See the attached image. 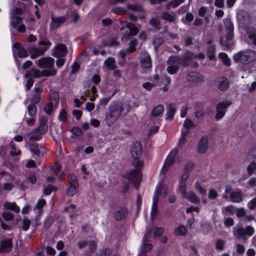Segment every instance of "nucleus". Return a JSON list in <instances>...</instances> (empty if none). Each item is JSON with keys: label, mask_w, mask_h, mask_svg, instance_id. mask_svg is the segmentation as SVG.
<instances>
[{"label": "nucleus", "mask_w": 256, "mask_h": 256, "mask_svg": "<svg viewBox=\"0 0 256 256\" xmlns=\"http://www.w3.org/2000/svg\"><path fill=\"white\" fill-rule=\"evenodd\" d=\"M167 63L170 66H178V65L181 64L180 58L178 56H172L168 58Z\"/></svg>", "instance_id": "obj_33"}, {"label": "nucleus", "mask_w": 256, "mask_h": 256, "mask_svg": "<svg viewBox=\"0 0 256 256\" xmlns=\"http://www.w3.org/2000/svg\"><path fill=\"white\" fill-rule=\"evenodd\" d=\"M70 132L75 136H80L82 134V130L78 127H74L70 130Z\"/></svg>", "instance_id": "obj_64"}, {"label": "nucleus", "mask_w": 256, "mask_h": 256, "mask_svg": "<svg viewBox=\"0 0 256 256\" xmlns=\"http://www.w3.org/2000/svg\"><path fill=\"white\" fill-rule=\"evenodd\" d=\"M167 112L166 114V120H172L174 119V115L176 111V108L171 104L167 105Z\"/></svg>", "instance_id": "obj_30"}, {"label": "nucleus", "mask_w": 256, "mask_h": 256, "mask_svg": "<svg viewBox=\"0 0 256 256\" xmlns=\"http://www.w3.org/2000/svg\"><path fill=\"white\" fill-rule=\"evenodd\" d=\"M142 166L135 167L136 170H132L126 174V178L132 184H134L136 188H138L137 186L142 180L140 176V170Z\"/></svg>", "instance_id": "obj_5"}, {"label": "nucleus", "mask_w": 256, "mask_h": 256, "mask_svg": "<svg viewBox=\"0 0 256 256\" xmlns=\"http://www.w3.org/2000/svg\"><path fill=\"white\" fill-rule=\"evenodd\" d=\"M12 238H6L2 240L0 244V253L10 252L12 250Z\"/></svg>", "instance_id": "obj_14"}, {"label": "nucleus", "mask_w": 256, "mask_h": 256, "mask_svg": "<svg viewBox=\"0 0 256 256\" xmlns=\"http://www.w3.org/2000/svg\"><path fill=\"white\" fill-rule=\"evenodd\" d=\"M196 126V125L192 122L190 119H186L185 120L184 123V127L187 130L191 128H194Z\"/></svg>", "instance_id": "obj_51"}, {"label": "nucleus", "mask_w": 256, "mask_h": 256, "mask_svg": "<svg viewBox=\"0 0 256 256\" xmlns=\"http://www.w3.org/2000/svg\"><path fill=\"white\" fill-rule=\"evenodd\" d=\"M127 8L134 12H142L144 10L143 7L140 5L129 4L127 6Z\"/></svg>", "instance_id": "obj_43"}, {"label": "nucleus", "mask_w": 256, "mask_h": 256, "mask_svg": "<svg viewBox=\"0 0 256 256\" xmlns=\"http://www.w3.org/2000/svg\"><path fill=\"white\" fill-rule=\"evenodd\" d=\"M236 207L233 206H228L225 208L224 210L222 212L224 214L229 213L233 214L236 212Z\"/></svg>", "instance_id": "obj_55"}, {"label": "nucleus", "mask_w": 256, "mask_h": 256, "mask_svg": "<svg viewBox=\"0 0 256 256\" xmlns=\"http://www.w3.org/2000/svg\"><path fill=\"white\" fill-rule=\"evenodd\" d=\"M246 32L248 35V42L256 46V29L254 28H246Z\"/></svg>", "instance_id": "obj_19"}, {"label": "nucleus", "mask_w": 256, "mask_h": 256, "mask_svg": "<svg viewBox=\"0 0 256 256\" xmlns=\"http://www.w3.org/2000/svg\"><path fill=\"white\" fill-rule=\"evenodd\" d=\"M110 253V250L108 248L102 249L97 254L98 256H108Z\"/></svg>", "instance_id": "obj_59"}, {"label": "nucleus", "mask_w": 256, "mask_h": 256, "mask_svg": "<svg viewBox=\"0 0 256 256\" xmlns=\"http://www.w3.org/2000/svg\"><path fill=\"white\" fill-rule=\"evenodd\" d=\"M22 10L19 8H15L10 11V20L22 18L21 16Z\"/></svg>", "instance_id": "obj_31"}, {"label": "nucleus", "mask_w": 256, "mask_h": 256, "mask_svg": "<svg viewBox=\"0 0 256 256\" xmlns=\"http://www.w3.org/2000/svg\"><path fill=\"white\" fill-rule=\"evenodd\" d=\"M104 64L110 70H114L116 67L115 60L112 57H110L107 58L104 62Z\"/></svg>", "instance_id": "obj_34"}, {"label": "nucleus", "mask_w": 256, "mask_h": 256, "mask_svg": "<svg viewBox=\"0 0 256 256\" xmlns=\"http://www.w3.org/2000/svg\"><path fill=\"white\" fill-rule=\"evenodd\" d=\"M3 218L6 221H10L14 219V214L10 212H4L2 214Z\"/></svg>", "instance_id": "obj_48"}, {"label": "nucleus", "mask_w": 256, "mask_h": 256, "mask_svg": "<svg viewBox=\"0 0 256 256\" xmlns=\"http://www.w3.org/2000/svg\"><path fill=\"white\" fill-rule=\"evenodd\" d=\"M215 52V48L213 46H208L206 50V54L208 57L211 60H212L214 58V53Z\"/></svg>", "instance_id": "obj_42"}, {"label": "nucleus", "mask_w": 256, "mask_h": 256, "mask_svg": "<svg viewBox=\"0 0 256 256\" xmlns=\"http://www.w3.org/2000/svg\"><path fill=\"white\" fill-rule=\"evenodd\" d=\"M194 188L200 194L205 196L206 194V190L202 188L198 182H196Z\"/></svg>", "instance_id": "obj_45"}, {"label": "nucleus", "mask_w": 256, "mask_h": 256, "mask_svg": "<svg viewBox=\"0 0 256 256\" xmlns=\"http://www.w3.org/2000/svg\"><path fill=\"white\" fill-rule=\"evenodd\" d=\"M193 54L190 51L186 50L180 58L181 64L184 66H191L194 67H198V64L196 62H192L190 60L192 58Z\"/></svg>", "instance_id": "obj_13"}, {"label": "nucleus", "mask_w": 256, "mask_h": 256, "mask_svg": "<svg viewBox=\"0 0 256 256\" xmlns=\"http://www.w3.org/2000/svg\"><path fill=\"white\" fill-rule=\"evenodd\" d=\"M59 102V98L58 94L56 93L54 94L53 98H50V100L46 104L44 108V112L48 115L52 114L54 108H56L58 106Z\"/></svg>", "instance_id": "obj_9"}, {"label": "nucleus", "mask_w": 256, "mask_h": 256, "mask_svg": "<svg viewBox=\"0 0 256 256\" xmlns=\"http://www.w3.org/2000/svg\"><path fill=\"white\" fill-rule=\"evenodd\" d=\"M130 153L133 160L132 164L135 167L143 166L144 162L140 158L142 154V146L140 142H134L130 148Z\"/></svg>", "instance_id": "obj_3"}, {"label": "nucleus", "mask_w": 256, "mask_h": 256, "mask_svg": "<svg viewBox=\"0 0 256 256\" xmlns=\"http://www.w3.org/2000/svg\"><path fill=\"white\" fill-rule=\"evenodd\" d=\"M128 214V211L127 209L124 207H122L116 211L114 217L116 220L119 221L126 218Z\"/></svg>", "instance_id": "obj_24"}, {"label": "nucleus", "mask_w": 256, "mask_h": 256, "mask_svg": "<svg viewBox=\"0 0 256 256\" xmlns=\"http://www.w3.org/2000/svg\"><path fill=\"white\" fill-rule=\"evenodd\" d=\"M42 92V88L40 87H35L34 88V94L33 96L30 100V102L35 104H38L40 101Z\"/></svg>", "instance_id": "obj_25"}, {"label": "nucleus", "mask_w": 256, "mask_h": 256, "mask_svg": "<svg viewBox=\"0 0 256 256\" xmlns=\"http://www.w3.org/2000/svg\"><path fill=\"white\" fill-rule=\"evenodd\" d=\"M224 26L227 30L226 36L227 42H225L222 38L220 40V42L222 46L228 48L232 46V44H230L228 42L231 40L234 36V24L232 22L230 19L228 18L224 19Z\"/></svg>", "instance_id": "obj_4"}, {"label": "nucleus", "mask_w": 256, "mask_h": 256, "mask_svg": "<svg viewBox=\"0 0 256 256\" xmlns=\"http://www.w3.org/2000/svg\"><path fill=\"white\" fill-rule=\"evenodd\" d=\"M186 78L190 82H198L203 80V76L198 72H192L187 75Z\"/></svg>", "instance_id": "obj_26"}, {"label": "nucleus", "mask_w": 256, "mask_h": 256, "mask_svg": "<svg viewBox=\"0 0 256 256\" xmlns=\"http://www.w3.org/2000/svg\"><path fill=\"white\" fill-rule=\"evenodd\" d=\"M140 64L142 69L150 70L152 66L150 54L146 50H142L140 54Z\"/></svg>", "instance_id": "obj_8"}, {"label": "nucleus", "mask_w": 256, "mask_h": 256, "mask_svg": "<svg viewBox=\"0 0 256 256\" xmlns=\"http://www.w3.org/2000/svg\"><path fill=\"white\" fill-rule=\"evenodd\" d=\"M14 188V185L11 182H6L3 184L2 189L4 190H11Z\"/></svg>", "instance_id": "obj_63"}, {"label": "nucleus", "mask_w": 256, "mask_h": 256, "mask_svg": "<svg viewBox=\"0 0 256 256\" xmlns=\"http://www.w3.org/2000/svg\"><path fill=\"white\" fill-rule=\"evenodd\" d=\"M112 12L120 15H124L126 12V10L124 8L120 7H114L112 9Z\"/></svg>", "instance_id": "obj_47"}, {"label": "nucleus", "mask_w": 256, "mask_h": 256, "mask_svg": "<svg viewBox=\"0 0 256 256\" xmlns=\"http://www.w3.org/2000/svg\"><path fill=\"white\" fill-rule=\"evenodd\" d=\"M68 50L65 44H59L54 46L52 55L56 58L62 57L66 56Z\"/></svg>", "instance_id": "obj_16"}, {"label": "nucleus", "mask_w": 256, "mask_h": 256, "mask_svg": "<svg viewBox=\"0 0 256 256\" xmlns=\"http://www.w3.org/2000/svg\"><path fill=\"white\" fill-rule=\"evenodd\" d=\"M167 72L171 74H174L176 73L178 70H179V68L178 66H168V68H167Z\"/></svg>", "instance_id": "obj_57"}, {"label": "nucleus", "mask_w": 256, "mask_h": 256, "mask_svg": "<svg viewBox=\"0 0 256 256\" xmlns=\"http://www.w3.org/2000/svg\"><path fill=\"white\" fill-rule=\"evenodd\" d=\"M22 21V18H17L10 20V25L14 29H16L18 24H20Z\"/></svg>", "instance_id": "obj_58"}, {"label": "nucleus", "mask_w": 256, "mask_h": 256, "mask_svg": "<svg viewBox=\"0 0 256 256\" xmlns=\"http://www.w3.org/2000/svg\"><path fill=\"white\" fill-rule=\"evenodd\" d=\"M230 201L234 203H239L242 201V192L241 190H238L235 192H232L230 194Z\"/></svg>", "instance_id": "obj_22"}, {"label": "nucleus", "mask_w": 256, "mask_h": 256, "mask_svg": "<svg viewBox=\"0 0 256 256\" xmlns=\"http://www.w3.org/2000/svg\"><path fill=\"white\" fill-rule=\"evenodd\" d=\"M164 110V106L162 104H158L153 108L150 116L152 117H158L161 114Z\"/></svg>", "instance_id": "obj_32"}, {"label": "nucleus", "mask_w": 256, "mask_h": 256, "mask_svg": "<svg viewBox=\"0 0 256 256\" xmlns=\"http://www.w3.org/2000/svg\"><path fill=\"white\" fill-rule=\"evenodd\" d=\"M4 208L7 210H12L16 212H18L20 208L14 202H6L4 204Z\"/></svg>", "instance_id": "obj_35"}, {"label": "nucleus", "mask_w": 256, "mask_h": 256, "mask_svg": "<svg viewBox=\"0 0 256 256\" xmlns=\"http://www.w3.org/2000/svg\"><path fill=\"white\" fill-rule=\"evenodd\" d=\"M124 110V108L121 104H113L110 108V113L108 114V117L113 118L114 120H116L121 115V113Z\"/></svg>", "instance_id": "obj_11"}, {"label": "nucleus", "mask_w": 256, "mask_h": 256, "mask_svg": "<svg viewBox=\"0 0 256 256\" xmlns=\"http://www.w3.org/2000/svg\"><path fill=\"white\" fill-rule=\"evenodd\" d=\"M162 192V188L160 186L158 185L156 187L154 194L153 197V203L151 211V218H156L158 212V196Z\"/></svg>", "instance_id": "obj_10"}, {"label": "nucleus", "mask_w": 256, "mask_h": 256, "mask_svg": "<svg viewBox=\"0 0 256 256\" xmlns=\"http://www.w3.org/2000/svg\"><path fill=\"white\" fill-rule=\"evenodd\" d=\"M53 222V218L52 216H48L44 220V226L46 228H48Z\"/></svg>", "instance_id": "obj_52"}, {"label": "nucleus", "mask_w": 256, "mask_h": 256, "mask_svg": "<svg viewBox=\"0 0 256 256\" xmlns=\"http://www.w3.org/2000/svg\"><path fill=\"white\" fill-rule=\"evenodd\" d=\"M208 148V138L206 136H202L199 141L198 146V152L200 154L204 153Z\"/></svg>", "instance_id": "obj_23"}, {"label": "nucleus", "mask_w": 256, "mask_h": 256, "mask_svg": "<svg viewBox=\"0 0 256 256\" xmlns=\"http://www.w3.org/2000/svg\"><path fill=\"white\" fill-rule=\"evenodd\" d=\"M68 180L70 186L78 185L77 176L73 174H70L68 175Z\"/></svg>", "instance_id": "obj_39"}, {"label": "nucleus", "mask_w": 256, "mask_h": 256, "mask_svg": "<svg viewBox=\"0 0 256 256\" xmlns=\"http://www.w3.org/2000/svg\"><path fill=\"white\" fill-rule=\"evenodd\" d=\"M38 128H36L32 132L27 133L26 136L29 138L30 140H38L40 138V136L44 134Z\"/></svg>", "instance_id": "obj_27"}, {"label": "nucleus", "mask_w": 256, "mask_h": 256, "mask_svg": "<svg viewBox=\"0 0 256 256\" xmlns=\"http://www.w3.org/2000/svg\"><path fill=\"white\" fill-rule=\"evenodd\" d=\"M234 60L244 64H248L256 60V52L252 50L242 51L234 56Z\"/></svg>", "instance_id": "obj_2"}, {"label": "nucleus", "mask_w": 256, "mask_h": 256, "mask_svg": "<svg viewBox=\"0 0 256 256\" xmlns=\"http://www.w3.org/2000/svg\"><path fill=\"white\" fill-rule=\"evenodd\" d=\"M18 54L20 58L26 57L28 55V52L24 48H22L18 50Z\"/></svg>", "instance_id": "obj_56"}, {"label": "nucleus", "mask_w": 256, "mask_h": 256, "mask_svg": "<svg viewBox=\"0 0 256 256\" xmlns=\"http://www.w3.org/2000/svg\"><path fill=\"white\" fill-rule=\"evenodd\" d=\"M36 64L41 68L48 69V70H56L53 68L54 60L49 56L42 57L35 62Z\"/></svg>", "instance_id": "obj_6"}, {"label": "nucleus", "mask_w": 256, "mask_h": 256, "mask_svg": "<svg viewBox=\"0 0 256 256\" xmlns=\"http://www.w3.org/2000/svg\"><path fill=\"white\" fill-rule=\"evenodd\" d=\"M78 190V185L70 186V188L66 192L68 196H72L76 194Z\"/></svg>", "instance_id": "obj_40"}, {"label": "nucleus", "mask_w": 256, "mask_h": 256, "mask_svg": "<svg viewBox=\"0 0 256 256\" xmlns=\"http://www.w3.org/2000/svg\"><path fill=\"white\" fill-rule=\"evenodd\" d=\"M51 19L50 28L52 30L59 28L66 20L64 16L56 17L53 16H51Z\"/></svg>", "instance_id": "obj_21"}, {"label": "nucleus", "mask_w": 256, "mask_h": 256, "mask_svg": "<svg viewBox=\"0 0 256 256\" xmlns=\"http://www.w3.org/2000/svg\"><path fill=\"white\" fill-rule=\"evenodd\" d=\"M179 190L180 193L183 194L184 196L186 194V182H180L179 186Z\"/></svg>", "instance_id": "obj_61"}, {"label": "nucleus", "mask_w": 256, "mask_h": 256, "mask_svg": "<svg viewBox=\"0 0 256 256\" xmlns=\"http://www.w3.org/2000/svg\"><path fill=\"white\" fill-rule=\"evenodd\" d=\"M256 170V162H252L246 168V170L249 175H252L253 172Z\"/></svg>", "instance_id": "obj_49"}, {"label": "nucleus", "mask_w": 256, "mask_h": 256, "mask_svg": "<svg viewBox=\"0 0 256 256\" xmlns=\"http://www.w3.org/2000/svg\"><path fill=\"white\" fill-rule=\"evenodd\" d=\"M68 118V114L64 109H62L58 115V120L62 122H65Z\"/></svg>", "instance_id": "obj_46"}, {"label": "nucleus", "mask_w": 256, "mask_h": 256, "mask_svg": "<svg viewBox=\"0 0 256 256\" xmlns=\"http://www.w3.org/2000/svg\"><path fill=\"white\" fill-rule=\"evenodd\" d=\"M150 24L155 28H158L160 24L159 20L155 18H152L150 20Z\"/></svg>", "instance_id": "obj_53"}, {"label": "nucleus", "mask_w": 256, "mask_h": 256, "mask_svg": "<svg viewBox=\"0 0 256 256\" xmlns=\"http://www.w3.org/2000/svg\"><path fill=\"white\" fill-rule=\"evenodd\" d=\"M235 212L236 216L238 218L244 216L246 214V211L243 208H236Z\"/></svg>", "instance_id": "obj_62"}, {"label": "nucleus", "mask_w": 256, "mask_h": 256, "mask_svg": "<svg viewBox=\"0 0 256 256\" xmlns=\"http://www.w3.org/2000/svg\"><path fill=\"white\" fill-rule=\"evenodd\" d=\"M176 153V150H173L171 151L167 158L166 159L164 164L162 170V173L166 172L168 171L169 167L173 164Z\"/></svg>", "instance_id": "obj_17"}, {"label": "nucleus", "mask_w": 256, "mask_h": 256, "mask_svg": "<svg viewBox=\"0 0 256 256\" xmlns=\"http://www.w3.org/2000/svg\"><path fill=\"white\" fill-rule=\"evenodd\" d=\"M47 119L44 116L42 117L40 119V126L38 128L39 130H41L42 132H44L48 129V126L46 125Z\"/></svg>", "instance_id": "obj_38"}, {"label": "nucleus", "mask_w": 256, "mask_h": 256, "mask_svg": "<svg viewBox=\"0 0 256 256\" xmlns=\"http://www.w3.org/2000/svg\"><path fill=\"white\" fill-rule=\"evenodd\" d=\"M220 58L222 60L223 63L224 65L226 66H230V60L226 54H220Z\"/></svg>", "instance_id": "obj_44"}, {"label": "nucleus", "mask_w": 256, "mask_h": 256, "mask_svg": "<svg viewBox=\"0 0 256 256\" xmlns=\"http://www.w3.org/2000/svg\"><path fill=\"white\" fill-rule=\"evenodd\" d=\"M187 232V229L184 225H180L174 230L176 236H184Z\"/></svg>", "instance_id": "obj_36"}, {"label": "nucleus", "mask_w": 256, "mask_h": 256, "mask_svg": "<svg viewBox=\"0 0 256 256\" xmlns=\"http://www.w3.org/2000/svg\"><path fill=\"white\" fill-rule=\"evenodd\" d=\"M30 224V220L28 218L24 217L22 222V229L25 231L27 230Z\"/></svg>", "instance_id": "obj_50"}, {"label": "nucleus", "mask_w": 256, "mask_h": 256, "mask_svg": "<svg viewBox=\"0 0 256 256\" xmlns=\"http://www.w3.org/2000/svg\"><path fill=\"white\" fill-rule=\"evenodd\" d=\"M46 50V48H42L37 47H32L28 49L29 52L30 54V57L32 58H36L44 55Z\"/></svg>", "instance_id": "obj_20"}, {"label": "nucleus", "mask_w": 256, "mask_h": 256, "mask_svg": "<svg viewBox=\"0 0 256 256\" xmlns=\"http://www.w3.org/2000/svg\"><path fill=\"white\" fill-rule=\"evenodd\" d=\"M57 72L56 70H42L40 72L36 68H32L30 70V75L32 78H38L40 76H54Z\"/></svg>", "instance_id": "obj_7"}, {"label": "nucleus", "mask_w": 256, "mask_h": 256, "mask_svg": "<svg viewBox=\"0 0 256 256\" xmlns=\"http://www.w3.org/2000/svg\"><path fill=\"white\" fill-rule=\"evenodd\" d=\"M30 152L38 156H43L46 153V150L42 145L36 142H32L30 144Z\"/></svg>", "instance_id": "obj_15"}, {"label": "nucleus", "mask_w": 256, "mask_h": 256, "mask_svg": "<svg viewBox=\"0 0 256 256\" xmlns=\"http://www.w3.org/2000/svg\"><path fill=\"white\" fill-rule=\"evenodd\" d=\"M224 243V240L221 239H218L216 242V248L219 250H222Z\"/></svg>", "instance_id": "obj_60"}, {"label": "nucleus", "mask_w": 256, "mask_h": 256, "mask_svg": "<svg viewBox=\"0 0 256 256\" xmlns=\"http://www.w3.org/2000/svg\"><path fill=\"white\" fill-rule=\"evenodd\" d=\"M138 42L136 39L133 40L130 42L128 47L126 48L129 52H132L136 50V46H137Z\"/></svg>", "instance_id": "obj_41"}, {"label": "nucleus", "mask_w": 256, "mask_h": 256, "mask_svg": "<svg viewBox=\"0 0 256 256\" xmlns=\"http://www.w3.org/2000/svg\"><path fill=\"white\" fill-rule=\"evenodd\" d=\"M184 198H186L192 203L199 204L200 202V199L192 191H190L187 192Z\"/></svg>", "instance_id": "obj_29"}, {"label": "nucleus", "mask_w": 256, "mask_h": 256, "mask_svg": "<svg viewBox=\"0 0 256 256\" xmlns=\"http://www.w3.org/2000/svg\"><path fill=\"white\" fill-rule=\"evenodd\" d=\"M232 102L230 101H223L219 102L216 106V114L215 118L216 120L222 118L225 114V109L230 106Z\"/></svg>", "instance_id": "obj_12"}, {"label": "nucleus", "mask_w": 256, "mask_h": 256, "mask_svg": "<svg viewBox=\"0 0 256 256\" xmlns=\"http://www.w3.org/2000/svg\"><path fill=\"white\" fill-rule=\"evenodd\" d=\"M88 248H89V252L92 253L94 252L96 248V244L94 241H90L88 242Z\"/></svg>", "instance_id": "obj_54"}, {"label": "nucleus", "mask_w": 256, "mask_h": 256, "mask_svg": "<svg viewBox=\"0 0 256 256\" xmlns=\"http://www.w3.org/2000/svg\"><path fill=\"white\" fill-rule=\"evenodd\" d=\"M230 86V81L226 77L220 76L217 79V87L220 90H227Z\"/></svg>", "instance_id": "obj_18"}, {"label": "nucleus", "mask_w": 256, "mask_h": 256, "mask_svg": "<svg viewBox=\"0 0 256 256\" xmlns=\"http://www.w3.org/2000/svg\"><path fill=\"white\" fill-rule=\"evenodd\" d=\"M161 18L164 20H166L168 22H172L176 21V15L174 12L170 14L168 12H162Z\"/></svg>", "instance_id": "obj_28"}, {"label": "nucleus", "mask_w": 256, "mask_h": 256, "mask_svg": "<svg viewBox=\"0 0 256 256\" xmlns=\"http://www.w3.org/2000/svg\"><path fill=\"white\" fill-rule=\"evenodd\" d=\"M232 232L236 238L246 242L248 237H250L254 234V230L251 226L244 228L242 224H238L234 227Z\"/></svg>", "instance_id": "obj_1"}, {"label": "nucleus", "mask_w": 256, "mask_h": 256, "mask_svg": "<svg viewBox=\"0 0 256 256\" xmlns=\"http://www.w3.org/2000/svg\"><path fill=\"white\" fill-rule=\"evenodd\" d=\"M35 104L30 102V104L28 106L27 109L28 114L31 117L36 116L37 112V108Z\"/></svg>", "instance_id": "obj_37"}]
</instances>
